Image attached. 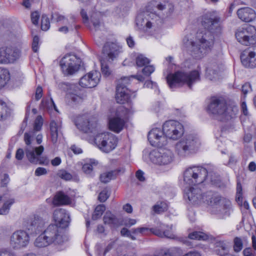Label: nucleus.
Listing matches in <instances>:
<instances>
[{
	"label": "nucleus",
	"mask_w": 256,
	"mask_h": 256,
	"mask_svg": "<svg viewBox=\"0 0 256 256\" xmlns=\"http://www.w3.org/2000/svg\"><path fill=\"white\" fill-rule=\"evenodd\" d=\"M208 170L200 166L190 167L185 170L184 172V182L188 186L184 190V196L186 190L189 189L193 190L198 188L197 187H191L190 186L196 185L203 182L206 180ZM198 189H200L198 188ZM185 198H188L186 197Z\"/></svg>",
	"instance_id": "423d86ee"
},
{
	"label": "nucleus",
	"mask_w": 256,
	"mask_h": 256,
	"mask_svg": "<svg viewBox=\"0 0 256 256\" xmlns=\"http://www.w3.org/2000/svg\"><path fill=\"white\" fill-rule=\"evenodd\" d=\"M140 234L145 235L148 232L160 237L166 238L170 239H174L176 236L172 231V226H170L159 223L156 228H149L146 227H140Z\"/></svg>",
	"instance_id": "4468645a"
},
{
	"label": "nucleus",
	"mask_w": 256,
	"mask_h": 256,
	"mask_svg": "<svg viewBox=\"0 0 256 256\" xmlns=\"http://www.w3.org/2000/svg\"><path fill=\"white\" fill-rule=\"evenodd\" d=\"M70 202V198L62 192L56 194L52 200V204L55 206L68 204Z\"/></svg>",
	"instance_id": "7c9ffc66"
},
{
	"label": "nucleus",
	"mask_w": 256,
	"mask_h": 256,
	"mask_svg": "<svg viewBox=\"0 0 256 256\" xmlns=\"http://www.w3.org/2000/svg\"><path fill=\"white\" fill-rule=\"evenodd\" d=\"M43 136L42 134H38L34 138H33V146L39 145L42 142Z\"/></svg>",
	"instance_id": "0e129e2a"
},
{
	"label": "nucleus",
	"mask_w": 256,
	"mask_h": 256,
	"mask_svg": "<svg viewBox=\"0 0 256 256\" xmlns=\"http://www.w3.org/2000/svg\"><path fill=\"white\" fill-rule=\"evenodd\" d=\"M20 50L14 46L0 48V64L14 63L20 56Z\"/></svg>",
	"instance_id": "f3484780"
},
{
	"label": "nucleus",
	"mask_w": 256,
	"mask_h": 256,
	"mask_svg": "<svg viewBox=\"0 0 256 256\" xmlns=\"http://www.w3.org/2000/svg\"><path fill=\"white\" fill-rule=\"evenodd\" d=\"M50 28V22L48 18L46 15H42L40 24L41 30L44 31H46Z\"/></svg>",
	"instance_id": "09e8293b"
},
{
	"label": "nucleus",
	"mask_w": 256,
	"mask_h": 256,
	"mask_svg": "<svg viewBox=\"0 0 256 256\" xmlns=\"http://www.w3.org/2000/svg\"><path fill=\"white\" fill-rule=\"evenodd\" d=\"M190 238L196 240H205L208 238V236L206 234L201 232H194L188 235Z\"/></svg>",
	"instance_id": "a19ab883"
},
{
	"label": "nucleus",
	"mask_w": 256,
	"mask_h": 256,
	"mask_svg": "<svg viewBox=\"0 0 256 256\" xmlns=\"http://www.w3.org/2000/svg\"><path fill=\"white\" fill-rule=\"evenodd\" d=\"M54 219L55 222L54 225L64 230L68 226L70 222L69 214L62 208L56 210L54 212Z\"/></svg>",
	"instance_id": "4be33fe9"
},
{
	"label": "nucleus",
	"mask_w": 256,
	"mask_h": 256,
	"mask_svg": "<svg viewBox=\"0 0 256 256\" xmlns=\"http://www.w3.org/2000/svg\"><path fill=\"white\" fill-rule=\"evenodd\" d=\"M120 52V47L114 42L106 43L102 50V54L109 61H112L117 58Z\"/></svg>",
	"instance_id": "5701e85b"
},
{
	"label": "nucleus",
	"mask_w": 256,
	"mask_h": 256,
	"mask_svg": "<svg viewBox=\"0 0 256 256\" xmlns=\"http://www.w3.org/2000/svg\"><path fill=\"white\" fill-rule=\"evenodd\" d=\"M122 116L116 114V116L110 118L108 126L110 129L116 133L120 132L124 128L125 122L122 118Z\"/></svg>",
	"instance_id": "393cba45"
},
{
	"label": "nucleus",
	"mask_w": 256,
	"mask_h": 256,
	"mask_svg": "<svg viewBox=\"0 0 256 256\" xmlns=\"http://www.w3.org/2000/svg\"><path fill=\"white\" fill-rule=\"evenodd\" d=\"M109 197L108 190H104L99 194L98 199L100 202H104Z\"/></svg>",
	"instance_id": "13d9d810"
},
{
	"label": "nucleus",
	"mask_w": 256,
	"mask_h": 256,
	"mask_svg": "<svg viewBox=\"0 0 256 256\" xmlns=\"http://www.w3.org/2000/svg\"><path fill=\"white\" fill-rule=\"evenodd\" d=\"M10 78V74L8 70L0 67V89L6 85Z\"/></svg>",
	"instance_id": "72a5a7b5"
},
{
	"label": "nucleus",
	"mask_w": 256,
	"mask_h": 256,
	"mask_svg": "<svg viewBox=\"0 0 256 256\" xmlns=\"http://www.w3.org/2000/svg\"><path fill=\"white\" fill-rule=\"evenodd\" d=\"M24 140L26 144L25 148L26 156L31 162H32V146H31L32 134L31 132H26L24 134Z\"/></svg>",
	"instance_id": "c756f323"
},
{
	"label": "nucleus",
	"mask_w": 256,
	"mask_h": 256,
	"mask_svg": "<svg viewBox=\"0 0 256 256\" xmlns=\"http://www.w3.org/2000/svg\"><path fill=\"white\" fill-rule=\"evenodd\" d=\"M150 158L154 164L166 166L172 163L174 160L172 151L166 148H159L150 153Z\"/></svg>",
	"instance_id": "1a4fd4ad"
},
{
	"label": "nucleus",
	"mask_w": 256,
	"mask_h": 256,
	"mask_svg": "<svg viewBox=\"0 0 256 256\" xmlns=\"http://www.w3.org/2000/svg\"><path fill=\"white\" fill-rule=\"evenodd\" d=\"M57 176L66 180H70L72 178V174L64 170H59L57 173Z\"/></svg>",
	"instance_id": "3c124183"
},
{
	"label": "nucleus",
	"mask_w": 256,
	"mask_h": 256,
	"mask_svg": "<svg viewBox=\"0 0 256 256\" xmlns=\"http://www.w3.org/2000/svg\"><path fill=\"white\" fill-rule=\"evenodd\" d=\"M242 248V242L240 238L236 237L234 239V249L236 252H239Z\"/></svg>",
	"instance_id": "6e6d98bb"
},
{
	"label": "nucleus",
	"mask_w": 256,
	"mask_h": 256,
	"mask_svg": "<svg viewBox=\"0 0 256 256\" xmlns=\"http://www.w3.org/2000/svg\"><path fill=\"white\" fill-rule=\"evenodd\" d=\"M144 66V68L142 70V72L146 76H150L154 71V67L152 65H146Z\"/></svg>",
	"instance_id": "4d7b16f0"
},
{
	"label": "nucleus",
	"mask_w": 256,
	"mask_h": 256,
	"mask_svg": "<svg viewBox=\"0 0 256 256\" xmlns=\"http://www.w3.org/2000/svg\"><path fill=\"white\" fill-rule=\"evenodd\" d=\"M162 130L166 138L176 140L184 134V126L180 122L169 120L165 122L162 125Z\"/></svg>",
	"instance_id": "9d476101"
},
{
	"label": "nucleus",
	"mask_w": 256,
	"mask_h": 256,
	"mask_svg": "<svg viewBox=\"0 0 256 256\" xmlns=\"http://www.w3.org/2000/svg\"><path fill=\"white\" fill-rule=\"evenodd\" d=\"M44 224V222L43 221L42 219L38 217H34V220L33 221V226H37L38 228H40V230H42V228L43 227V226Z\"/></svg>",
	"instance_id": "e2e57ef3"
},
{
	"label": "nucleus",
	"mask_w": 256,
	"mask_h": 256,
	"mask_svg": "<svg viewBox=\"0 0 256 256\" xmlns=\"http://www.w3.org/2000/svg\"><path fill=\"white\" fill-rule=\"evenodd\" d=\"M74 23V20L73 17L72 18V19L70 21L67 22V24H65L66 26H62L60 27L58 30L64 34H66L69 30H71L73 29V25Z\"/></svg>",
	"instance_id": "a18cd8bd"
},
{
	"label": "nucleus",
	"mask_w": 256,
	"mask_h": 256,
	"mask_svg": "<svg viewBox=\"0 0 256 256\" xmlns=\"http://www.w3.org/2000/svg\"><path fill=\"white\" fill-rule=\"evenodd\" d=\"M200 146V142L196 136L188 134L178 142L175 152L181 158H185L196 153Z\"/></svg>",
	"instance_id": "39448f33"
},
{
	"label": "nucleus",
	"mask_w": 256,
	"mask_h": 256,
	"mask_svg": "<svg viewBox=\"0 0 256 256\" xmlns=\"http://www.w3.org/2000/svg\"><path fill=\"white\" fill-rule=\"evenodd\" d=\"M114 174L112 170L106 172H104L100 176V180L102 182L106 183L110 182L111 180L115 178Z\"/></svg>",
	"instance_id": "de8ad7c7"
},
{
	"label": "nucleus",
	"mask_w": 256,
	"mask_h": 256,
	"mask_svg": "<svg viewBox=\"0 0 256 256\" xmlns=\"http://www.w3.org/2000/svg\"><path fill=\"white\" fill-rule=\"evenodd\" d=\"M130 78L126 77L122 78L118 82L116 94V100L118 103L124 104L128 102L130 98V90L126 88L125 84H127Z\"/></svg>",
	"instance_id": "a211bd4d"
},
{
	"label": "nucleus",
	"mask_w": 256,
	"mask_h": 256,
	"mask_svg": "<svg viewBox=\"0 0 256 256\" xmlns=\"http://www.w3.org/2000/svg\"><path fill=\"white\" fill-rule=\"evenodd\" d=\"M222 61L218 62H212L210 64L208 67L206 69V74L208 76H210L209 78L212 80L213 78L212 76L216 74L222 68Z\"/></svg>",
	"instance_id": "c85d7f7f"
},
{
	"label": "nucleus",
	"mask_w": 256,
	"mask_h": 256,
	"mask_svg": "<svg viewBox=\"0 0 256 256\" xmlns=\"http://www.w3.org/2000/svg\"><path fill=\"white\" fill-rule=\"evenodd\" d=\"M242 64L246 68H253L256 66V52H250L248 57L241 56Z\"/></svg>",
	"instance_id": "cd10ccee"
},
{
	"label": "nucleus",
	"mask_w": 256,
	"mask_h": 256,
	"mask_svg": "<svg viewBox=\"0 0 256 256\" xmlns=\"http://www.w3.org/2000/svg\"><path fill=\"white\" fill-rule=\"evenodd\" d=\"M64 84L69 88L66 94V98L69 102L77 104L82 102L86 96L82 90L74 84Z\"/></svg>",
	"instance_id": "aec40b11"
},
{
	"label": "nucleus",
	"mask_w": 256,
	"mask_h": 256,
	"mask_svg": "<svg viewBox=\"0 0 256 256\" xmlns=\"http://www.w3.org/2000/svg\"><path fill=\"white\" fill-rule=\"evenodd\" d=\"M43 96V90L41 86H37L35 92V99L36 100H39Z\"/></svg>",
	"instance_id": "bf43d9fd"
},
{
	"label": "nucleus",
	"mask_w": 256,
	"mask_h": 256,
	"mask_svg": "<svg viewBox=\"0 0 256 256\" xmlns=\"http://www.w3.org/2000/svg\"><path fill=\"white\" fill-rule=\"evenodd\" d=\"M118 140L114 134L108 132H99L94 138V143L102 152L108 153L117 146Z\"/></svg>",
	"instance_id": "0eeeda50"
},
{
	"label": "nucleus",
	"mask_w": 256,
	"mask_h": 256,
	"mask_svg": "<svg viewBox=\"0 0 256 256\" xmlns=\"http://www.w3.org/2000/svg\"><path fill=\"white\" fill-rule=\"evenodd\" d=\"M235 35L237 40L242 44L250 46L256 43V28L254 26L240 28Z\"/></svg>",
	"instance_id": "f8f14e48"
},
{
	"label": "nucleus",
	"mask_w": 256,
	"mask_h": 256,
	"mask_svg": "<svg viewBox=\"0 0 256 256\" xmlns=\"http://www.w3.org/2000/svg\"><path fill=\"white\" fill-rule=\"evenodd\" d=\"M148 138L150 144L154 146H162L166 144V139L163 130L160 128H152L148 136Z\"/></svg>",
	"instance_id": "6ab92c4d"
},
{
	"label": "nucleus",
	"mask_w": 256,
	"mask_h": 256,
	"mask_svg": "<svg viewBox=\"0 0 256 256\" xmlns=\"http://www.w3.org/2000/svg\"><path fill=\"white\" fill-rule=\"evenodd\" d=\"M3 201L2 206L0 208V215H6L10 210L11 206L15 202L14 198L7 194L0 196V202Z\"/></svg>",
	"instance_id": "bb28decb"
},
{
	"label": "nucleus",
	"mask_w": 256,
	"mask_h": 256,
	"mask_svg": "<svg viewBox=\"0 0 256 256\" xmlns=\"http://www.w3.org/2000/svg\"><path fill=\"white\" fill-rule=\"evenodd\" d=\"M44 151V146H33V163L35 162L38 157L41 156Z\"/></svg>",
	"instance_id": "c03bdc74"
},
{
	"label": "nucleus",
	"mask_w": 256,
	"mask_h": 256,
	"mask_svg": "<svg viewBox=\"0 0 256 256\" xmlns=\"http://www.w3.org/2000/svg\"><path fill=\"white\" fill-rule=\"evenodd\" d=\"M136 64L138 66L142 67L150 63V60L142 54H138L136 58Z\"/></svg>",
	"instance_id": "37998d69"
},
{
	"label": "nucleus",
	"mask_w": 256,
	"mask_h": 256,
	"mask_svg": "<svg viewBox=\"0 0 256 256\" xmlns=\"http://www.w3.org/2000/svg\"><path fill=\"white\" fill-rule=\"evenodd\" d=\"M156 8L159 10H164L165 12L170 13L173 10L174 6L170 2L164 0L158 4Z\"/></svg>",
	"instance_id": "4c0bfd02"
},
{
	"label": "nucleus",
	"mask_w": 256,
	"mask_h": 256,
	"mask_svg": "<svg viewBox=\"0 0 256 256\" xmlns=\"http://www.w3.org/2000/svg\"><path fill=\"white\" fill-rule=\"evenodd\" d=\"M80 60L75 55L66 54L61 60L60 66L65 75H72L79 69Z\"/></svg>",
	"instance_id": "ddd939ff"
},
{
	"label": "nucleus",
	"mask_w": 256,
	"mask_h": 256,
	"mask_svg": "<svg viewBox=\"0 0 256 256\" xmlns=\"http://www.w3.org/2000/svg\"><path fill=\"white\" fill-rule=\"evenodd\" d=\"M50 128L52 141V143L55 144L58 141V138L62 134L61 122L55 120H51L50 124Z\"/></svg>",
	"instance_id": "b1692460"
},
{
	"label": "nucleus",
	"mask_w": 256,
	"mask_h": 256,
	"mask_svg": "<svg viewBox=\"0 0 256 256\" xmlns=\"http://www.w3.org/2000/svg\"><path fill=\"white\" fill-rule=\"evenodd\" d=\"M125 168L123 167L118 168L116 170H112L113 174H114V176L115 178H116L117 176L122 175L124 174L125 172Z\"/></svg>",
	"instance_id": "338daca9"
},
{
	"label": "nucleus",
	"mask_w": 256,
	"mask_h": 256,
	"mask_svg": "<svg viewBox=\"0 0 256 256\" xmlns=\"http://www.w3.org/2000/svg\"><path fill=\"white\" fill-rule=\"evenodd\" d=\"M105 210L106 207L104 204H102L98 206L96 208L92 216V218L96 220L100 218Z\"/></svg>",
	"instance_id": "79ce46f5"
},
{
	"label": "nucleus",
	"mask_w": 256,
	"mask_h": 256,
	"mask_svg": "<svg viewBox=\"0 0 256 256\" xmlns=\"http://www.w3.org/2000/svg\"><path fill=\"white\" fill-rule=\"evenodd\" d=\"M75 124L78 130L85 133H92L96 131V120L93 116H80L76 118Z\"/></svg>",
	"instance_id": "2eb2a0df"
},
{
	"label": "nucleus",
	"mask_w": 256,
	"mask_h": 256,
	"mask_svg": "<svg viewBox=\"0 0 256 256\" xmlns=\"http://www.w3.org/2000/svg\"><path fill=\"white\" fill-rule=\"evenodd\" d=\"M237 14L240 19L245 22H252L256 18L255 11L248 7L238 9Z\"/></svg>",
	"instance_id": "a878e982"
},
{
	"label": "nucleus",
	"mask_w": 256,
	"mask_h": 256,
	"mask_svg": "<svg viewBox=\"0 0 256 256\" xmlns=\"http://www.w3.org/2000/svg\"><path fill=\"white\" fill-rule=\"evenodd\" d=\"M160 18L152 12H146L140 14L136 19V26L142 32H147L154 28L158 25Z\"/></svg>",
	"instance_id": "6e6552de"
},
{
	"label": "nucleus",
	"mask_w": 256,
	"mask_h": 256,
	"mask_svg": "<svg viewBox=\"0 0 256 256\" xmlns=\"http://www.w3.org/2000/svg\"><path fill=\"white\" fill-rule=\"evenodd\" d=\"M185 198L193 204L206 202L214 206L217 214L222 218L230 215L232 211L231 202L228 199L214 194L212 192L203 194L200 189H189L186 190Z\"/></svg>",
	"instance_id": "f03ea898"
},
{
	"label": "nucleus",
	"mask_w": 256,
	"mask_h": 256,
	"mask_svg": "<svg viewBox=\"0 0 256 256\" xmlns=\"http://www.w3.org/2000/svg\"><path fill=\"white\" fill-rule=\"evenodd\" d=\"M168 204L164 202H161L153 206L154 212L157 214L162 212L168 209Z\"/></svg>",
	"instance_id": "49530a36"
},
{
	"label": "nucleus",
	"mask_w": 256,
	"mask_h": 256,
	"mask_svg": "<svg viewBox=\"0 0 256 256\" xmlns=\"http://www.w3.org/2000/svg\"><path fill=\"white\" fill-rule=\"evenodd\" d=\"M34 244L38 248L46 247L50 245L44 232L40 234L36 239Z\"/></svg>",
	"instance_id": "e433bc0d"
},
{
	"label": "nucleus",
	"mask_w": 256,
	"mask_h": 256,
	"mask_svg": "<svg viewBox=\"0 0 256 256\" xmlns=\"http://www.w3.org/2000/svg\"><path fill=\"white\" fill-rule=\"evenodd\" d=\"M34 162H38L40 164L47 166L49 164V160L46 156H38L36 158Z\"/></svg>",
	"instance_id": "052dcab7"
},
{
	"label": "nucleus",
	"mask_w": 256,
	"mask_h": 256,
	"mask_svg": "<svg viewBox=\"0 0 256 256\" xmlns=\"http://www.w3.org/2000/svg\"><path fill=\"white\" fill-rule=\"evenodd\" d=\"M30 236L24 230H18L14 232L10 238V246L15 250L26 248L30 243Z\"/></svg>",
	"instance_id": "dca6fc26"
},
{
	"label": "nucleus",
	"mask_w": 256,
	"mask_h": 256,
	"mask_svg": "<svg viewBox=\"0 0 256 256\" xmlns=\"http://www.w3.org/2000/svg\"><path fill=\"white\" fill-rule=\"evenodd\" d=\"M101 70L102 74L105 76H108L111 74V70L106 63L104 58L101 60Z\"/></svg>",
	"instance_id": "8fccbe9b"
},
{
	"label": "nucleus",
	"mask_w": 256,
	"mask_h": 256,
	"mask_svg": "<svg viewBox=\"0 0 256 256\" xmlns=\"http://www.w3.org/2000/svg\"><path fill=\"white\" fill-rule=\"evenodd\" d=\"M39 44V38L38 36H34L33 38V52H37L38 46Z\"/></svg>",
	"instance_id": "774afa93"
},
{
	"label": "nucleus",
	"mask_w": 256,
	"mask_h": 256,
	"mask_svg": "<svg viewBox=\"0 0 256 256\" xmlns=\"http://www.w3.org/2000/svg\"><path fill=\"white\" fill-rule=\"evenodd\" d=\"M200 80V73L194 70L190 72L178 71L167 76V82L171 88L186 84L190 88Z\"/></svg>",
	"instance_id": "20e7f679"
},
{
	"label": "nucleus",
	"mask_w": 256,
	"mask_h": 256,
	"mask_svg": "<svg viewBox=\"0 0 256 256\" xmlns=\"http://www.w3.org/2000/svg\"><path fill=\"white\" fill-rule=\"evenodd\" d=\"M48 172L46 168H44L39 167L35 170V175L36 176H40L45 175L47 174Z\"/></svg>",
	"instance_id": "69168bd1"
},
{
	"label": "nucleus",
	"mask_w": 256,
	"mask_h": 256,
	"mask_svg": "<svg viewBox=\"0 0 256 256\" xmlns=\"http://www.w3.org/2000/svg\"><path fill=\"white\" fill-rule=\"evenodd\" d=\"M137 222V220L136 219L130 218H124L122 220L120 221V225H124L126 227H130L132 226H134Z\"/></svg>",
	"instance_id": "603ef678"
},
{
	"label": "nucleus",
	"mask_w": 256,
	"mask_h": 256,
	"mask_svg": "<svg viewBox=\"0 0 256 256\" xmlns=\"http://www.w3.org/2000/svg\"><path fill=\"white\" fill-rule=\"evenodd\" d=\"M103 220L105 224L111 226H118L120 224V220L110 211H107L105 213Z\"/></svg>",
	"instance_id": "473e14b6"
},
{
	"label": "nucleus",
	"mask_w": 256,
	"mask_h": 256,
	"mask_svg": "<svg viewBox=\"0 0 256 256\" xmlns=\"http://www.w3.org/2000/svg\"><path fill=\"white\" fill-rule=\"evenodd\" d=\"M0 180L1 181V186H4L9 182L8 176L6 174H2L1 171Z\"/></svg>",
	"instance_id": "680f3d73"
},
{
	"label": "nucleus",
	"mask_w": 256,
	"mask_h": 256,
	"mask_svg": "<svg viewBox=\"0 0 256 256\" xmlns=\"http://www.w3.org/2000/svg\"><path fill=\"white\" fill-rule=\"evenodd\" d=\"M7 110L6 104L0 100V120L4 119L7 116Z\"/></svg>",
	"instance_id": "864d4df0"
},
{
	"label": "nucleus",
	"mask_w": 256,
	"mask_h": 256,
	"mask_svg": "<svg viewBox=\"0 0 256 256\" xmlns=\"http://www.w3.org/2000/svg\"><path fill=\"white\" fill-rule=\"evenodd\" d=\"M242 187L240 184H237L236 188V200L238 202L239 205H242L244 208L248 210L249 208V204L248 203L245 201L244 204H242Z\"/></svg>",
	"instance_id": "c9c22d12"
},
{
	"label": "nucleus",
	"mask_w": 256,
	"mask_h": 256,
	"mask_svg": "<svg viewBox=\"0 0 256 256\" xmlns=\"http://www.w3.org/2000/svg\"><path fill=\"white\" fill-rule=\"evenodd\" d=\"M52 19L57 22H62V24H67L69 20L68 18H66L64 16L58 14L54 13L52 16Z\"/></svg>",
	"instance_id": "5fc2aeb1"
},
{
	"label": "nucleus",
	"mask_w": 256,
	"mask_h": 256,
	"mask_svg": "<svg viewBox=\"0 0 256 256\" xmlns=\"http://www.w3.org/2000/svg\"><path fill=\"white\" fill-rule=\"evenodd\" d=\"M215 252L219 255L224 256L228 253L229 242L226 240H220L215 242Z\"/></svg>",
	"instance_id": "2f4dec72"
},
{
	"label": "nucleus",
	"mask_w": 256,
	"mask_h": 256,
	"mask_svg": "<svg viewBox=\"0 0 256 256\" xmlns=\"http://www.w3.org/2000/svg\"><path fill=\"white\" fill-rule=\"evenodd\" d=\"M43 232L50 244H61L68 240L64 230L58 227V225L50 224Z\"/></svg>",
	"instance_id": "9b49d317"
},
{
	"label": "nucleus",
	"mask_w": 256,
	"mask_h": 256,
	"mask_svg": "<svg viewBox=\"0 0 256 256\" xmlns=\"http://www.w3.org/2000/svg\"><path fill=\"white\" fill-rule=\"evenodd\" d=\"M202 24L208 31L197 33L194 39L192 36H186L183 44L186 50L194 57L200 58L214 44L215 36L221 33L220 18L216 12L206 13L203 18Z\"/></svg>",
	"instance_id": "f257e3e1"
},
{
	"label": "nucleus",
	"mask_w": 256,
	"mask_h": 256,
	"mask_svg": "<svg viewBox=\"0 0 256 256\" xmlns=\"http://www.w3.org/2000/svg\"><path fill=\"white\" fill-rule=\"evenodd\" d=\"M44 124V118L40 115H38L33 122V136L34 132H40Z\"/></svg>",
	"instance_id": "58836bf2"
},
{
	"label": "nucleus",
	"mask_w": 256,
	"mask_h": 256,
	"mask_svg": "<svg viewBox=\"0 0 256 256\" xmlns=\"http://www.w3.org/2000/svg\"><path fill=\"white\" fill-rule=\"evenodd\" d=\"M101 74L98 71H92L82 76L80 80V84L82 87L92 88L99 82Z\"/></svg>",
	"instance_id": "412c9836"
},
{
	"label": "nucleus",
	"mask_w": 256,
	"mask_h": 256,
	"mask_svg": "<svg viewBox=\"0 0 256 256\" xmlns=\"http://www.w3.org/2000/svg\"><path fill=\"white\" fill-rule=\"evenodd\" d=\"M208 109L216 118L220 121L234 118L238 112L236 106H227L223 99L215 97L212 98Z\"/></svg>",
	"instance_id": "7ed1b4c3"
},
{
	"label": "nucleus",
	"mask_w": 256,
	"mask_h": 256,
	"mask_svg": "<svg viewBox=\"0 0 256 256\" xmlns=\"http://www.w3.org/2000/svg\"><path fill=\"white\" fill-rule=\"evenodd\" d=\"M98 162L94 160H90V162L84 164L82 168L83 172L87 174H92L94 166H96Z\"/></svg>",
	"instance_id": "ea45409f"
},
{
	"label": "nucleus",
	"mask_w": 256,
	"mask_h": 256,
	"mask_svg": "<svg viewBox=\"0 0 256 256\" xmlns=\"http://www.w3.org/2000/svg\"><path fill=\"white\" fill-rule=\"evenodd\" d=\"M206 178L209 180L212 184H214L217 186H220L221 179L220 176L215 172H208Z\"/></svg>",
	"instance_id": "f704fd0d"
}]
</instances>
